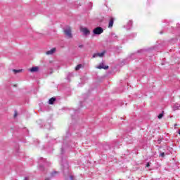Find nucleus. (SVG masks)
I'll return each instance as SVG.
<instances>
[{
    "instance_id": "nucleus-1",
    "label": "nucleus",
    "mask_w": 180,
    "mask_h": 180,
    "mask_svg": "<svg viewBox=\"0 0 180 180\" xmlns=\"http://www.w3.org/2000/svg\"><path fill=\"white\" fill-rule=\"evenodd\" d=\"M93 33L96 36H99V34H102V33H103V28L101 27H97L93 30Z\"/></svg>"
},
{
    "instance_id": "nucleus-2",
    "label": "nucleus",
    "mask_w": 180,
    "mask_h": 180,
    "mask_svg": "<svg viewBox=\"0 0 180 180\" xmlns=\"http://www.w3.org/2000/svg\"><path fill=\"white\" fill-rule=\"evenodd\" d=\"M64 34L68 39H72V34L71 33V28L70 27H67L64 30Z\"/></svg>"
},
{
    "instance_id": "nucleus-3",
    "label": "nucleus",
    "mask_w": 180,
    "mask_h": 180,
    "mask_svg": "<svg viewBox=\"0 0 180 180\" xmlns=\"http://www.w3.org/2000/svg\"><path fill=\"white\" fill-rule=\"evenodd\" d=\"M80 32H82L84 36H89V34H91V32L86 27H82L80 28Z\"/></svg>"
},
{
    "instance_id": "nucleus-4",
    "label": "nucleus",
    "mask_w": 180,
    "mask_h": 180,
    "mask_svg": "<svg viewBox=\"0 0 180 180\" xmlns=\"http://www.w3.org/2000/svg\"><path fill=\"white\" fill-rule=\"evenodd\" d=\"M106 53V51H103L101 53H94L93 55V58H96V57H103V56H105V54Z\"/></svg>"
},
{
    "instance_id": "nucleus-5",
    "label": "nucleus",
    "mask_w": 180,
    "mask_h": 180,
    "mask_svg": "<svg viewBox=\"0 0 180 180\" xmlns=\"http://www.w3.org/2000/svg\"><path fill=\"white\" fill-rule=\"evenodd\" d=\"M96 68L98 70H108L109 68V66L103 65V63H101L98 66H96Z\"/></svg>"
},
{
    "instance_id": "nucleus-6",
    "label": "nucleus",
    "mask_w": 180,
    "mask_h": 180,
    "mask_svg": "<svg viewBox=\"0 0 180 180\" xmlns=\"http://www.w3.org/2000/svg\"><path fill=\"white\" fill-rule=\"evenodd\" d=\"M56 50H57V49H56V48H53L52 49H51V50L46 51V54L47 56H51V55L54 54V53L56 51Z\"/></svg>"
},
{
    "instance_id": "nucleus-7",
    "label": "nucleus",
    "mask_w": 180,
    "mask_h": 180,
    "mask_svg": "<svg viewBox=\"0 0 180 180\" xmlns=\"http://www.w3.org/2000/svg\"><path fill=\"white\" fill-rule=\"evenodd\" d=\"M28 71H30V72H37V71H39V67H32V68L29 69Z\"/></svg>"
},
{
    "instance_id": "nucleus-8",
    "label": "nucleus",
    "mask_w": 180,
    "mask_h": 180,
    "mask_svg": "<svg viewBox=\"0 0 180 180\" xmlns=\"http://www.w3.org/2000/svg\"><path fill=\"white\" fill-rule=\"evenodd\" d=\"M54 102H56V98L54 97H52L49 99V105H53L54 104Z\"/></svg>"
},
{
    "instance_id": "nucleus-9",
    "label": "nucleus",
    "mask_w": 180,
    "mask_h": 180,
    "mask_svg": "<svg viewBox=\"0 0 180 180\" xmlns=\"http://www.w3.org/2000/svg\"><path fill=\"white\" fill-rule=\"evenodd\" d=\"M114 20L111 18L108 23V27H113Z\"/></svg>"
},
{
    "instance_id": "nucleus-10",
    "label": "nucleus",
    "mask_w": 180,
    "mask_h": 180,
    "mask_svg": "<svg viewBox=\"0 0 180 180\" xmlns=\"http://www.w3.org/2000/svg\"><path fill=\"white\" fill-rule=\"evenodd\" d=\"M22 70H13V72H14V74H19V72H22Z\"/></svg>"
},
{
    "instance_id": "nucleus-11",
    "label": "nucleus",
    "mask_w": 180,
    "mask_h": 180,
    "mask_svg": "<svg viewBox=\"0 0 180 180\" xmlns=\"http://www.w3.org/2000/svg\"><path fill=\"white\" fill-rule=\"evenodd\" d=\"M82 67V65H77L75 68L76 71L81 70Z\"/></svg>"
},
{
    "instance_id": "nucleus-12",
    "label": "nucleus",
    "mask_w": 180,
    "mask_h": 180,
    "mask_svg": "<svg viewBox=\"0 0 180 180\" xmlns=\"http://www.w3.org/2000/svg\"><path fill=\"white\" fill-rule=\"evenodd\" d=\"M163 117H164V112H162L161 114H160L158 116V119H162Z\"/></svg>"
},
{
    "instance_id": "nucleus-13",
    "label": "nucleus",
    "mask_w": 180,
    "mask_h": 180,
    "mask_svg": "<svg viewBox=\"0 0 180 180\" xmlns=\"http://www.w3.org/2000/svg\"><path fill=\"white\" fill-rule=\"evenodd\" d=\"M179 107V105H177L176 107L174 106L173 110H176V109H178Z\"/></svg>"
},
{
    "instance_id": "nucleus-14",
    "label": "nucleus",
    "mask_w": 180,
    "mask_h": 180,
    "mask_svg": "<svg viewBox=\"0 0 180 180\" xmlns=\"http://www.w3.org/2000/svg\"><path fill=\"white\" fill-rule=\"evenodd\" d=\"M165 153H160V157H165Z\"/></svg>"
},
{
    "instance_id": "nucleus-15",
    "label": "nucleus",
    "mask_w": 180,
    "mask_h": 180,
    "mask_svg": "<svg viewBox=\"0 0 180 180\" xmlns=\"http://www.w3.org/2000/svg\"><path fill=\"white\" fill-rule=\"evenodd\" d=\"M84 47V45H79V49H82Z\"/></svg>"
},
{
    "instance_id": "nucleus-16",
    "label": "nucleus",
    "mask_w": 180,
    "mask_h": 180,
    "mask_svg": "<svg viewBox=\"0 0 180 180\" xmlns=\"http://www.w3.org/2000/svg\"><path fill=\"white\" fill-rule=\"evenodd\" d=\"M146 167H150V163H148V164L146 165Z\"/></svg>"
},
{
    "instance_id": "nucleus-17",
    "label": "nucleus",
    "mask_w": 180,
    "mask_h": 180,
    "mask_svg": "<svg viewBox=\"0 0 180 180\" xmlns=\"http://www.w3.org/2000/svg\"><path fill=\"white\" fill-rule=\"evenodd\" d=\"M17 115H18V114L15 113L14 117H16Z\"/></svg>"
},
{
    "instance_id": "nucleus-18",
    "label": "nucleus",
    "mask_w": 180,
    "mask_h": 180,
    "mask_svg": "<svg viewBox=\"0 0 180 180\" xmlns=\"http://www.w3.org/2000/svg\"><path fill=\"white\" fill-rule=\"evenodd\" d=\"M179 134H180V131H179Z\"/></svg>"
},
{
    "instance_id": "nucleus-19",
    "label": "nucleus",
    "mask_w": 180,
    "mask_h": 180,
    "mask_svg": "<svg viewBox=\"0 0 180 180\" xmlns=\"http://www.w3.org/2000/svg\"><path fill=\"white\" fill-rule=\"evenodd\" d=\"M130 24L131 25V22H130Z\"/></svg>"
}]
</instances>
